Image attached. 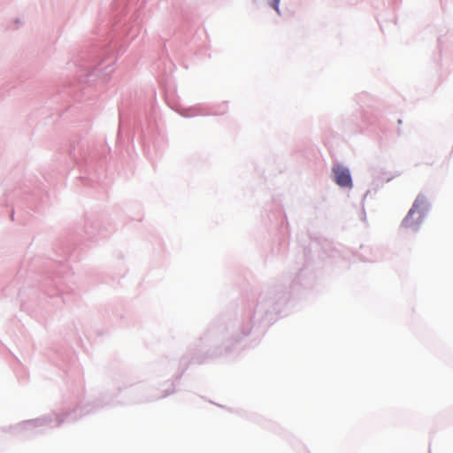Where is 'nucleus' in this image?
Wrapping results in <instances>:
<instances>
[{
    "instance_id": "2",
    "label": "nucleus",
    "mask_w": 453,
    "mask_h": 453,
    "mask_svg": "<svg viewBox=\"0 0 453 453\" xmlns=\"http://www.w3.org/2000/svg\"><path fill=\"white\" fill-rule=\"evenodd\" d=\"M426 208V200L423 196H418L415 200L412 208L410 210L408 215L405 217V219L403 220V226L405 228H409L412 226L411 223V218L412 215L418 211V213H421V211H423Z\"/></svg>"
},
{
    "instance_id": "1",
    "label": "nucleus",
    "mask_w": 453,
    "mask_h": 453,
    "mask_svg": "<svg viewBox=\"0 0 453 453\" xmlns=\"http://www.w3.org/2000/svg\"><path fill=\"white\" fill-rule=\"evenodd\" d=\"M335 182L342 188H351L352 180L349 171L342 166H335L333 168Z\"/></svg>"
},
{
    "instance_id": "3",
    "label": "nucleus",
    "mask_w": 453,
    "mask_h": 453,
    "mask_svg": "<svg viewBox=\"0 0 453 453\" xmlns=\"http://www.w3.org/2000/svg\"><path fill=\"white\" fill-rule=\"evenodd\" d=\"M279 3L280 0H272V6L277 12H279Z\"/></svg>"
}]
</instances>
